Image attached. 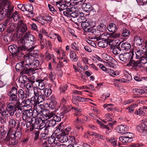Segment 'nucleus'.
Listing matches in <instances>:
<instances>
[{
    "label": "nucleus",
    "mask_w": 147,
    "mask_h": 147,
    "mask_svg": "<svg viewBox=\"0 0 147 147\" xmlns=\"http://www.w3.org/2000/svg\"><path fill=\"white\" fill-rule=\"evenodd\" d=\"M14 6L11 5L10 2L7 0H3L2 3L0 4V21L3 20L7 16L13 19L16 22L20 18L18 11H16L13 13Z\"/></svg>",
    "instance_id": "obj_1"
},
{
    "label": "nucleus",
    "mask_w": 147,
    "mask_h": 147,
    "mask_svg": "<svg viewBox=\"0 0 147 147\" xmlns=\"http://www.w3.org/2000/svg\"><path fill=\"white\" fill-rule=\"evenodd\" d=\"M33 91L34 95L32 97V99L34 100L35 104H39L45 101V95L39 91L38 87L34 88Z\"/></svg>",
    "instance_id": "obj_2"
},
{
    "label": "nucleus",
    "mask_w": 147,
    "mask_h": 147,
    "mask_svg": "<svg viewBox=\"0 0 147 147\" xmlns=\"http://www.w3.org/2000/svg\"><path fill=\"white\" fill-rule=\"evenodd\" d=\"M21 105L10 102L7 105L6 110L7 111L9 115L10 116H12L13 115L15 112L17 110L22 111V109L21 108Z\"/></svg>",
    "instance_id": "obj_3"
},
{
    "label": "nucleus",
    "mask_w": 147,
    "mask_h": 147,
    "mask_svg": "<svg viewBox=\"0 0 147 147\" xmlns=\"http://www.w3.org/2000/svg\"><path fill=\"white\" fill-rule=\"evenodd\" d=\"M60 129L56 130L54 133L53 135H55V136H57V144L59 142L64 143L67 142L69 140L68 137L66 135L62 134H59Z\"/></svg>",
    "instance_id": "obj_4"
},
{
    "label": "nucleus",
    "mask_w": 147,
    "mask_h": 147,
    "mask_svg": "<svg viewBox=\"0 0 147 147\" xmlns=\"http://www.w3.org/2000/svg\"><path fill=\"white\" fill-rule=\"evenodd\" d=\"M134 54L132 53V55L129 53H122L119 55V60L124 62H127L130 61V59H133Z\"/></svg>",
    "instance_id": "obj_5"
},
{
    "label": "nucleus",
    "mask_w": 147,
    "mask_h": 147,
    "mask_svg": "<svg viewBox=\"0 0 147 147\" xmlns=\"http://www.w3.org/2000/svg\"><path fill=\"white\" fill-rule=\"evenodd\" d=\"M25 38L27 46H32L36 43V39L32 34H29L27 36H25Z\"/></svg>",
    "instance_id": "obj_6"
},
{
    "label": "nucleus",
    "mask_w": 147,
    "mask_h": 147,
    "mask_svg": "<svg viewBox=\"0 0 147 147\" xmlns=\"http://www.w3.org/2000/svg\"><path fill=\"white\" fill-rule=\"evenodd\" d=\"M27 30V28L26 25L23 23L22 20H19L18 22L17 32L20 35H22Z\"/></svg>",
    "instance_id": "obj_7"
},
{
    "label": "nucleus",
    "mask_w": 147,
    "mask_h": 147,
    "mask_svg": "<svg viewBox=\"0 0 147 147\" xmlns=\"http://www.w3.org/2000/svg\"><path fill=\"white\" fill-rule=\"evenodd\" d=\"M25 39L23 38H20L17 41V43L15 45V47L17 49L22 50H26V49Z\"/></svg>",
    "instance_id": "obj_8"
},
{
    "label": "nucleus",
    "mask_w": 147,
    "mask_h": 147,
    "mask_svg": "<svg viewBox=\"0 0 147 147\" xmlns=\"http://www.w3.org/2000/svg\"><path fill=\"white\" fill-rule=\"evenodd\" d=\"M85 121L79 117L76 118V119L73 122V124L75 126L76 129L78 130H81L82 131L83 129V127L79 123H84Z\"/></svg>",
    "instance_id": "obj_9"
},
{
    "label": "nucleus",
    "mask_w": 147,
    "mask_h": 147,
    "mask_svg": "<svg viewBox=\"0 0 147 147\" xmlns=\"http://www.w3.org/2000/svg\"><path fill=\"white\" fill-rule=\"evenodd\" d=\"M33 115V112L32 110H26L22 113V118L23 120L31 119Z\"/></svg>",
    "instance_id": "obj_10"
},
{
    "label": "nucleus",
    "mask_w": 147,
    "mask_h": 147,
    "mask_svg": "<svg viewBox=\"0 0 147 147\" xmlns=\"http://www.w3.org/2000/svg\"><path fill=\"white\" fill-rule=\"evenodd\" d=\"M126 66L129 67H132L134 68V69H136V68L137 67L140 68L143 67V65L140 64V62L138 61H135L132 59H130L129 63L126 65Z\"/></svg>",
    "instance_id": "obj_11"
},
{
    "label": "nucleus",
    "mask_w": 147,
    "mask_h": 147,
    "mask_svg": "<svg viewBox=\"0 0 147 147\" xmlns=\"http://www.w3.org/2000/svg\"><path fill=\"white\" fill-rule=\"evenodd\" d=\"M20 122L17 123V125L16 127V131H15L14 132H12L11 134H12L13 136L15 137L17 140H19L22 136V132L21 130L19 129L20 126Z\"/></svg>",
    "instance_id": "obj_12"
},
{
    "label": "nucleus",
    "mask_w": 147,
    "mask_h": 147,
    "mask_svg": "<svg viewBox=\"0 0 147 147\" xmlns=\"http://www.w3.org/2000/svg\"><path fill=\"white\" fill-rule=\"evenodd\" d=\"M32 119L33 120V121H35L36 126L38 125L41 129L44 127L45 121L42 120L41 117L37 116V118L33 117Z\"/></svg>",
    "instance_id": "obj_13"
},
{
    "label": "nucleus",
    "mask_w": 147,
    "mask_h": 147,
    "mask_svg": "<svg viewBox=\"0 0 147 147\" xmlns=\"http://www.w3.org/2000/svg\"><path fill=\"white\" fill-rule=\"evenodd\" d=\"M22 100V101L20 103L21 108L23 107H27L28 106L31 107L32 105L34 106L35 104L34 100L32 99V97L30 99L28 98L26 100L25 99L24 100Z\"/></svg>",
    "instance_id": "obj_14"
},
{
    "label": "nucleus",
    "mask_w": 147,
    "mask_h": 147,
    "mask_svg": "<svg viewBox=\"0 0 147 147\" xmlns=\"http://www.w3.org/2000/svg\"><path fill=\"white\" fill-rule=\"evenodd\" d=\"M88 100L92 101L91 99L88 98H85L84 97L80 96H73L72 97V102L74 104H78V102L79 101L85 102Z\"/></svg>",
    "instance_id": "obj_15"
},
{
    "label": "nucleus",
    "mask_w": 147,
    "mask_h": 147,
    "mask_svg": "<svg viewBox=\"0 0 147 147\" xmlns=\"http://www.w3.org/2000/svg\"><path fill=\"white\" fill-rule=\"evenodd\" d=\"M37 104H35L34 106V110H35L36 112V116L42 115V112L44 111V106L43 105L40 104L37 105Z\"/></svg>",
    "instance_id": "obj_16"
},
{
    "label": "nucleus",
    "mask_w": 147,
    "mask_h": 147,
    "mask_svg": "<svg viewBox=\"0 0 147 147\" xmlns=\"http://www.w3.org/2000/svg\"><path fill=\"white\" fill-rule=\"evenodd\" d=\"M44 119V121H46L52 118L54 115L53 112H51L49 110H44L42 115Z\"/></svg>",
    "instance_id": "obj_17"
},
{
    "label": "nucleus",
    "mask_w": 147,
    "mask_h": 147,
    "mask_svg": "<svg viewBox=\"0 0 147 147\" xmlns=\"http://www.w3.org/2000/svg\"><path fill=\"white\" fill-rule=\"evenodd\" d=\"M44 119V121H46L52 118L54 115L53 112H51L49 110H44L42 115Z\"/></svg>",
    "instance_id": "obj_18"
},
{
    "label": "nucleus",
    "mask_w": 147,
    "mask_h": 147,
    "mask_svg": "<svg viewBox=\"0 0 147 147\" xmlns=\"http://www.w3.org/2000/svg\"><path fill=\"white\" fill-rule=\"evenodd\" d=\"M54 5L56 6L58 8L59 11H61L63 10H66L67 9L68 7H69L67 5L66 3H65L62 1L60 0L59 1H56L54 3Z\"/></svg>",
    "instance_id": "obj_19"
},
{
    "label": "nucleus",
    "mask_w": 147,
    "mask_h": 147,
    "mask_svg": "<svg viewBox=\"0 0 147 147\" xmlns=\"http://www.w3.org/2000/svg\"><path fill=\"white\" fill-rule=\"evenodd\" d=\"M9 98V100L10 102H12L16 104L21 105L20 101V100L18 98L17 95H12L11 94H8Z\"/></svg>",
    "instance_id": "obj_20"
},
{
    "label": "nucleus",
    "mask_w": 147,
    "mask_h": 147,
    "mask_svg": "<svg viewBox=\"0 0 147 147\" xmlns=\"http://www.w3.org/2000/svg\"><path fill=\"white\" fill-rule=\"evenodd\" d=\"M132 136L128 135L126 136H121L119 137V139L120 141L123 144L129 143L133 141Z\"/></svg>",
    "instance_id": "obj_21"
},
{
    "label": "nucleus",
    "mask_w": 147,
    "mask_h": 147,
    "mask_svg": "<svg viewBox=\"0 0 147 147\" xmlns=\"http://www.w3.org/2000/svg\"><path fill=\"white\" fill-rule=\"evenodd\" d=\"M26 127L27 128H29V129H27L26 132L29 131V130L30 131H32L34 128H36L35 121H33V120L32 119H31L30 121H28L26 124Z\"/></svg>",
    "instance_id": "obj_22"
},
{
    "label": "nucleus",
    "mask_w": 147,
    "mask_h": 147,
    "mask_svg": "<svg viewBox=\"0 0 147 147\" xmlns=\"http://www.w3.org/2000/svg\"><path fill=\"white\" fill-rule=\"evenodd\" d=\"M116 129L117 131L119 133L127 134L126 132L128 131V127L125 125H120L117 127Z\"/></svg>",
    "instance_id": "obj_23"
},
{
    "label": "nucleus",
    "mask_w": 147,
    "mask_h": 147,
    "mask_svg": "<svg viewBox=\"0 0 147 147\" xmlns=\"http://www.w3.org/2000/svg\"><path fill=\"white\" fill-rule=\"evenodd\" d=\"M94 22L90 19H86L84 22L81 24L82 27L84 28H87L89 26L93 27L94 26L93 25Z\"/></svg>",
    "instance_id": "obj_24"
},
{
    "label": "nucleus",
    "mask_w": 147,
    "mask_h": 147,
    "mask_svg": "<svg viewBox=\"0 0 147 147\" xmlns=\"http://www.w3.org/2000/svg\"><path fill=\"white\" fill-rule=\"evenodd\" d=\"M33 59V58H32V57H30L28 55L25 57V61H23L24 62V65L26 66V67H31Z\"/></svg>",
    "instance_id": "obj_25"
},
{
    "label": "nucleus",
    "mask_w": 147,
    "mask_h": 147,
    "mask_svg": "<svg viewBox=\"0 0 147 147\" xmlns=\"http://www.w3.org/2000/svg\"><path fill=\"white\" fill-rule=\"evenodd\" d=\"M121 45V50L128 51L131 48V46L130 44L127 42H121L120 43Z\"/></svg>",
    "instance_id": "obj_26"
},
{
    "label": "nucleus",
    "mask_w": 147,
    "mask_h": 147,
    "mask_svg": "<svg viewBox=\"0 0 147 147\" xmlns=\"http://www.w3.org/2000/svg\"><path fill=\"white\" fill-rule=\"evenodd\" d=\"M108 44H109L111 46V49L113 50V52L114 54L117 55L120 53L121 50L119 47L115 46L113 44L111 45L110 42L108 43Z\"/></svg>",
    "instance_id": "obj_27"
},
{
    "label": "nucleus",
    "mask_w": 147,
    "mask_h": 147,
    "mask_svg": "<svg viewBox=\"0 0 147 147\" xmlns=\"http://www.w3.org/2000/svg\"><path fill=\"white\" fill-rule=\"evenodd\" d=\"M24 62L22 61L20 62L17 63L16 66V69L17 72H22L26 68V66L24 65Z\"/></svg>",
    "instance_id": "obj_28"
},
{
    "label": "nucleus",
    "mask_w": 147,
    "mask_h": 147,
    "mask_svg": "<svg viewBox=\"0 0 147 147\" xmlns=\"http://www.w3.org/2000/svg\"><path fill=\"white\" fill-rule=\"evenodd\" d=\"M121 37L125 39L127 38L130 36V32L127 29L123 28L121 30Z\"/></svg>",
    "instance_id": "obj_29"
},
{
    "label": "nucleus",
    "mask_w": 147,
    "mask_h": 147,
    "mask_svg": "<svg viewBox=\"0 0 147 147\" xmlns=\"http://www.w3.org/2000/svg\"><path fill=\"white\" fill-rule=\"evenodd\" d=\"M136 129L140 132L145 133L147 130V126L144 123H142L137 126Z\"/></svg>",
    "instance_id": "obj_30"
},
{
    "label": "nucleus",
    "mask_w": 147,
    "mask_h": 147,
    "mask_svg": "<svg viewBox=\"0 0 147 147\" xmlns=\"http://www.w3.org/2000/svg\"><path fill=\"white\" fill-rule=\"evenodd\" d=\"M35 70L32 67L28 68L26 67L25 69L22 72H20V74H26L29 76L33 74L34 73Z\"/></svg>",
    "instance_id": "obj_31"
},
{
    "label": "nucleus",
    "mask_w": 147,
    "mask_h": 147,
    "mask_svg": "<svg viewBox=\"0 0 147 147\" xmlns=\"http://www.w3.org/2000/svg\"><path fill=\"white\" fill-rule=\"evenodd\" d=\"M18 95L19 99H20L22 100L26 99L27 97L26 95L24 93V91L22 89H20L18 91Z\"/></svg>",
    "instance_id": "obj_32"
},
{
    "label": "nucleus",
    "mask_w": 147,
    "mask_h": 147,
    "mask_svg": "<svg viewBox=\"0 0 147 147\" xmlns=\"http://www.w3.org/2000/svg\"><path fill=\"white\" fill-rule=\"evenodd\" d=\"M38 40L39 41V44L41 49H43L45 46V39L43 38V36L42 34H39L38 35Z\"/></svg>",
    "instance_id": "obj_33"
},
{
    "label": "nucleus",
    "mask_w": 147,
    "mask_h": 147,
    "mask_svg": "<svg viewBox=\"0 0 147 147\" xmlns=\"http://www.w3.org/2000/svg\"><path fill=\"white\" fill-rule=\"evenodd\" d=\"M36 82L38 84V88L40 90H43L45 88L46 86V83L45 82H44V81L43 80H36ZM36 88H37V87Z\"/></svg>",
    "instance_id": "obj_34"
},
{
    "label": "nucleus",
    "mask_w": 147,
    "mask_h": 147,
    "mask_svg": "<svg viewBox=\"0 0 147 147\" xmlns=\"http://www.w3.org/2000/svg\"><path fill=\"white\" fill-rule=\"evenodd\" d=\"M49 119L44 121V127L47 126L50 127L54 126L56 124L55 121L52 118Z\"/></svg>",
    "instance_id": "obj_35"
},
{
    "label": "nucleus",
    "mask_w": 147,
    "mask_h": 147,
    "mask_svg": "<svg viewBox=\"0 0 147 147\" xmlns=\"http://www.w3.org/2000/svg\"><path fill=\"white\" fill-rule=\"evenodd\" d=\"M23 51L20 49H17V50L16 52V53H15L13 55L17 56L18 59H22L24 58V53L23 52Z\"/></svg>",
    "instance_id": "obj_36"
},
{
    "label": "nucleus",
    "mask_w": 147,
    "mask_h": 147,
    "mask_svg": "<svg viewBox=\"0 0 147 147\" xmlns=\"http://www.w3.org/2000/svg\"><path fill=\"white\" fill-rule=\"evenodd\" d=\"M80 15H79L76 18L77 22L81 24L84 22L86 19L85 16H84V14L82 12L80 13Z\"/></svg>",
    "instance_id": "obj_37"
},
{
    "label": "nucleus",
    "mask_w": 147,
    "mask_h": 147,
    "mask_svg": "<svg viewBox=\"0 0 147 147\" xmlns=\"http://www.w3.org/2000/svg\"><path fill=\"white\" fill-rule=\"evenodd\" d=\"M17 139L14 137L12 134H11L9 139V143L10 145L14 146L17 143Z\"/></svg>",
    "instance_id": "obj_38"
},
{
    "label": "nucleus",
    "mask_w": 147,
    "mask_h": 147,
    "mask_svg": "<svg viewBox=\"0 0 147 147\" xmlns=\"http://www.w3.org/2000/svg\"><path fill=\"white\" fill-rule=\"evenodd\" d=\"M57 136L54 137L52 136L50 137H49L48 139V143L51 145V144L54 143V144H57Z\"/></svg>",
    "instance_id": "obj_39"
},
{
    "label": "nucleus",
    "mask_w": 147,
    "mask_h": 147,
    "mask_svg": "<svg viewBox=\"0 0 147 147\" xmlns=\"http://www.w3.org/2000/svg\"><path fill=\"white\" fill-rule=\"evenodd\" d=\"M135 54L137 59L140 58L144 55L146 56V53L142 50L139 49L137 51L135 52Z\"/></svg>",
    "instance_id": "obj_40"
},
{
    "label": "nucleus",
    "mask_w": 147,
    "mask_h": 147,
    "mask_svg": "<svg viewBox=\"0 0 147 147\" xmlns=\"http://www.w3.org/2000/svg\"><path fill=\"white\" fill-rule=\"evenodd\" d=\"M69 108V110L67 109H66L63 111V113H62V114H63V115L64 116H65L67 117L70 114L69 113V111L71 109H73L75 111H77L78 110L77 108L72 107L71 105H70Z\"/></svg>",
    "instance_id": "obj_41"
},
{
    "label": "nucleus",
    "mask_w": 147,
    "mask_h": 147,
    "mask_svg": "<svg viewBox=\"0 0 147 147\" xmlns=\"http://www.w3.org/2000/svg\"><path fill=\"white\" fill-rule=\"evenodd\" d=\"M8 30L10 32H12L14 31L17 32L18 25L16 24L11 23V25L9 27Z\"/></svg>",
    "instance_id": "obj_42"
},
{
    "label": "nucleus",
    "mask_w": 147,
    "mask_h": 147,
    "mask_svg": "<svg viewBox=\"0 0 147 147\" xmlns=\"http://www.w3.org/2000/svg\"><path fill=\"white\" fill-rule=\"evenodd\" d=\"M34 47L33 46L31 48L29 49L28 50L29 51L31 52L28 55V56L30 57L37 58L38 57V54L36 52L34 51H32L34 49Z\"/></svg>",
    "instance_id": "obj_43"
},
{
    "label": "nucleus",
    "mask_w": 147,
    "mask_h": 147,
    "mask_svg": "<svg viewBox=\"0 0 147 147\" xmlns=\"http://www.w3.org/2000/svg\"><path fill=\"white\" fill-rule=\"evenodd\" d=\"M134 40L135 43L138 46L142 45V39L140 36H136L134 37Z\"/></svg>",
    "instance_id": "obj_44"
},
{
    "label": "nucleus",
    "mask_w": 147,
    "mask_h": 147,
    "mask_svg": "<svg viewBox=\"0 0 147 147\" xmlns=\"http://www.w3.org/2000/svg\"><path fill=\"white\" fill-rule=\"evenodd\" d=\"M115 61V60L113 58L111 57L109 61H107L106 63V65L107 67L113 68L115 66V64L114 63Z\"/></svg>",
    "instance_id": "obj_45"
},
{
    "label": "nucleus",
    "mask_w": 147,
    "mask_h": 147,
    "mask_svg": "<svg viewBox=\"0 0 147 147\" xmlns=\"http://www.w3.org/2000/svg\"><path fill=\"white\" fill-rule=\"evenodd\" d=\"M108 30L110 32H114L117 29L115 24L113 23H111L107 28Z\"/></svg>",
    "instance_id": "obj_46"
},
{
    "label": "nucleus",
    "mask_w": 147,
    "mask_h": 147,
    "mask_svg": "<svg viewBox=\"0 0 147 147\" xmlns=\"http://www.w3.org/2000/svg\"><path fill=\"white\" fill-rule=\"evenodd\" d=\"M35 82V81L34 80H30L25 84V85L28 90H30L32 89L33 84Z\"/></svg>",
    "instance_id": "obj_47"
},
{
    "label": "nucleus",
    "mask_w": 147,
    "mask_h": 147,
    "mask_svg": "<svg viewBox=\"0 0 147 147\" xmlns=\"http://www.w3.org/2000/svg\"><path fill=\"white\" fill-rule=\"evenodd\" d=\"M97 29L99 30L102 33L105 32L106 30V25L102 23L100 24L97 26Z\"/></svg>",
    "instance_id": "obj_48"
},
{
    "label": "nucleus",
    "mask_w": 147,
    "mask_h": 147,
    "mask_svg": "<svg viewBox=\"0 0 147 147\" xmlns=\"http://www.w3.org/2000/svg\"><path fill=\"white\" fill-rule=\"evenodd\" d=\"M63 113V112L60 113V117L55 115L54 113V115L52 117V118L53 120L55 121L56 123L57 122L60 121L61 120V117L62 118H63V117L65 116L63 115V114H62Z\"/></svg>",
    "instance_id": "obj_49"
},
{
    "label": "nucleus",
    "mask_w": 147,
    "mask_h": 147,
    "mask_svg": "<svg viewBox=\"0 0 147 147\" xmlns=\"http://www.w3.org/2000/svg\"><path fill=\"white\" fill-rule=\"evenodd\" d=\"M69 56L70 58L72 61L75 62H76L78 61V58L77 57L76 54L74 52H70Z\"/></svg>",
    "instance_id": "obj_50"
},
{
    "label": "nucleus",
    "mask_w": 147,
    "mask_h": 147,
    "mask_svg": "<svg viewBox=\"0 0 147 147\" xmlns=\"http://www.w3.org/2000/svg\"><path fill=\"white\" fill-rule=\"evenodd\" d=\"M69 96L67 95H64L61 100V105L64 107L65 105L67 104V100L69 99Z\"/></svg>",
    "instance_id": "obj_51"
},
{
    "label": "nucleus",
    "mask_w": 147,
    "mask_h": 147,
    "mask_svg": "<svg viewBox=\"0 0 147 147\" xmlns=\"http://www.w3.org/2000/svg\"><path fill=\"white\" fill-rule=\"evenodd\" d=\"M57 106V103L56 101H51L49 103V107L52 110L55 109Z\"/></svg>",
    "instance_id": "obj_52"
},
{
    "label": "nucleus",
    "mask_w": 147,
    "mask_h": 147,
    "mask_svg": "<svg viewBox=\"0 0 147 147\" xmlns=\"http://www.w3.org/2000/svg\"><path fill=\"white\" fill-rule=\"evenodd\" d=\"M133 92L135 94L139 96L144 94L145 93V91L140 89H135L133 90Z\"/></svg>",
    "instance_id": "obj_53"
},
{
    "label": "nucleus",
    "mask_w": 147,
    "mask_h": 147,
    "mask_svg": "<svg viewBox=\"0 0 147 147\" xmlns=\"http://www.w3.org/2000/svg\"><path fill=\"white\" fill-rule=\"evenodd\" d=\"M123 73L124 74L125 76L127 78L125 79L126 82L129 83L132 79V77L131 75L129 74L126 71L124 70L123 71Z\"/></svg>",
    "instance_id": "obj_54"
},
{
    "label": "nucleus",
    "mask_w": 147,
    "mask_h": 147,
    "mask_svg": "<svg viewBox=\"0 0 147 147\" xmlns=\"http://www.w3.org/2000/svg\"><path fill=\"white\" fill-rule=\"evenodd\" d=\"M16 121L13 119H11L9 122V125L12 128L16 127L17 125Z\"/></svg>",
    "instance_id": "obj_55"
},
{
    "label": "nucleus",
    "mask_w": 147,
    "mask_h": 147,
    "mask_svg": "<svg viewBox=\"0 0 147 147\" xmlns=\"http://www.w3.org/2000/svg\"><path fill=\"white\" fill-rule=\"evenodd\" d=\"M15 47V45H14L13 46L10 45L8 47V49L9 52L11 53L12 55H14L15 53H16V52L17 50Z\"/></svg>",
    "instance_id": "obj_56"
},
{
    "label": "nucleus",
    "mask_w": 147,
    "mask_h": 147,
    "mask_svg": "<svg viewBox=\"0 0 147 147\" xmlns=\"http://www.w3.org/2000/svg\"><path fill=\"white\" fill-rule=\"evenodd\" d=\"M44 20L45 22L48 23L49 22H52L53 20L52 18L50 16L48 15H45L42 16V18Z\"/></svg>",
    "instance_id": "obj_57"
},
{
    "label": "nucleus",
    "mask_w": 147,
    "mask_h": 147,
    "mask_svg": "<svg viewBox=\"0 0 147 147\" xmlns=\"http://www.w3.org/2000/svg\"><path fill=\"white\" fill-rule=\"evenodd\" d=\"M26 11H28L31 14H33L32 12L33 10V6L29 3L26 4Z\"/></svg>",
    "instance_id": "obj_58"
},
{
    "label": "nucleus",
    "mask_w": 147,
    "mask_h": 147,
    "mask_svg": "<svg viewBox=\"0 0 147 147\" xmlns=\"http://www.w3.org/2000/svg\"><path fill=\"white\" fill-rule=\"evenodd\" d=\"M17 88L16 87H13L9 92V94L17 95L18 93Z\"/></svg>",
    "instance_id": "obj_59"
},
{
    "label": "nucleus",
    "mask_w": 147,
    "mask_h": 147,
    "mask_svg": "<svg viewBox=\"0 0 147 147\" xmlns=\"http://www.w3.org/2000/svg\"><path fill=\"white\" fill-rule=\"evenodd\" d=\"M12 20L11 18L10 17H8V18L6 20L5 22L4 23L3 25L5 27L6 26L11 25V23H13L11 22Z\"/></svg>",
    "instance_id": "obj_60"
},
{
    "label": "nucleus",
    "mask_w": 147,
    "mask_h": 147,
    "mask_svg": "<svg viewBox=\"0 0 147 147\" xmlns=\"http://www.w3.org/2000/svg\"><path fill=\"white\" fill-rule=\"evenodd\" d=\"M67 85L66 84L61 85L59 88L60 93H61L64 92L67 89Z\"/></svg>",
    "instance_id": "obj_61"
},
{
    "label": "nucleus",
    "mask_w": 147,
    "mask_h": 147,
    "mask_svg": "<svg viewBox=\"0 0 147 147\" xmlns=\"http://www.w3.org/2000/svg\"><path fill=\"white\" fill-rule=\"evenodd\" d=\"M20 35H20L17 32H15V33L12 35L11 36V40L13 41L16 40L18 38L20 37Z\"/></svg>",
    "instance_id": "obj_62"
},
{
    "label": "nucleus",
    "mask_w": 147,
    "mask_h": 147,
    "mask_svg": "<svg viewBox=\"0 0 147 147\" xmlns=\"http://www.w3.org/2000/svg\"><path fill=\"white\" fill-rule=\"evenodd\" d=\"M39 62L38 60H34L33 59L31 67H32L33 68L36 67L39 65Z\"/></svg>",
    "instance_id": "obj_63"
},
{
    "label": "nucleus",
    "mask_w": 147,
    "mask_h": 147,
    "mask_svg": "<svg viewBox=\"0 0 147 147\" xmlns=\"http://www.w3.org/2000/svg\"><path fill=\"white\" fill-rule=\"evenodd\" d=\"M45 95L47 97L49 96L52 94V90L50 88H47L44 90Z\"/></svg>",
    "instance_id": "obj_64"
}]
</instances>
